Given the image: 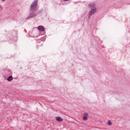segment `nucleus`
<instances>
[{
    "label": "nucleus",
    "instance_id": "7",
    "mask_svg": "<svg viewBox=\"0 0 130 130\" xmlns=\"http://www.w3.org/2000/svg\"><path fill=\"white\" fill-rule=\"evenodd\" d=\"M83 120H85V121L88 120V118L87 117L84 116L83 117Z\"/></svg>",
    "mask_w": 130,
    "mask_h": 130
},
{
    "label": "nucleus",
    "instance_id": "8",
    "mask_svg": "<svg viewBox=\"0 0 130 130\" xmlns=\"http://www.w3.org/2000/svg\"><path fill=\"white\" fill-rule=\"evenodd\" d=\"M108 125H111L112 124V123L111 122V121H110V120H109L108 122Z\"/></svg>",
    "mask_w": 130,
    "mask_h": 130
},
{
    "label": "nucleus",
    "instance_id": "1",
    "mask_svg": "<svg viewBox=\"0 0 130 130\" xmlns=\"http://www.w3.org/2000/svg\"><path fill=\"white\" fill-rule=\"evenodd\" d=\"M89 7L91 9L89 12V16H92V15H94L96 11H97L95 4L92 3L89 4Z\"/></svg>",
    "mask_w": 130,
    "mask_h": 130
},
{
    "label": "nucleus",
    "instance_id": "4",
    "mask_svg": "<svg viewBox=\"0 0 130 130\" xmlns=\"http://www.w3.org/2000/svg\"><path fill=\"white\" fill-rule=\"evenodd\" d=\"M37 15H38V14H36L33 15L31 16H29V17H27L26 19L27 20H30V19H31L32 18H34V17H36V16H37Z\"/></svg>",
    "mask_w": 130,
    "mask_h": 130
},
{
    "label": "nucleus",
    "instance_id": "3",
    "mask_svg": "<svg viewBox=\"0 0 130 130\" xmlns=\"http://www.w3.org/2000/svg\"><path fill=\"white\" fill-rule=\"evenodd\" d=\"M38 29L40 31H42V32H44V31H45V28H44V27H43V26H41V25L39 26L38 27Z\"/></svg>",
    "mask_w": 130,
    "mask_h": 130
},
{
    "label": "nucleus",
    "instance_id": "5",
    "mask_svg": "<svg viewBox=\"0 0 130 130\" xmlns=\"http://www.w3.org/2000/svg\"><path fill=\"white\" fill-rule=\"evenodd\" d=\"M7 81H8V82H12V81H13V76H10L8 77L7 78Z\"/></svg>",
    "mask_w": 130,
    "mask_h": 130
},
{
    "label": "nucleus",
    "instance_id": "9",
    "mask_svg": "<svg viewBox=\"0 0 130 130\" xmlns=\"http://www.w3.org/2000/svg\"><path fill=\"white\" fill-rule=\"evenodd\" d=\"M84 116H86L87 117V116H88V114L87 113H85L84 114Z\"/></svg>",
    "mask_w": 130,
    "mask_h": 130
},
{
    "label": "nucleus",
    "instance_id": "10",
    "mask_svg": "<svg viewBox=\"0 0 130 130\" xmlns=\"http://www.w3.org/2000/svg\"><path fill=\"white\" fill-rule=\"evenodd\" d=\"M3 2H5V0H3Z\"/></svg>",
    "mask_w": 130,
    "mask_h": 130
},
{
    "label": "nucleus",
    "instance_id": "6",
    "mask_svg": "<svg viewBox=\"0 0 130 130\" xmlns=\"http://www.w3.org/2000/svg\"><path fill=\"white\" fill-rule=\"evenodd\" d=\"M55 119L56 120H57V121H62V120H63V119H62L60 117H56Z\"/></svg>",
    "mask_w": 130,
    "mask_h": 130
},
{
    "label": "nucleus",
    "instance_id": "2",
    "mask_svg": "<svg viewBox=\"0 0 130 130\" xmlns=\"http://www.w3.org/2000/svg\"><path fill=\"white\" fill-rule=\"evenodd\" d=\"M38 5V0H35L32 4L30 5V15L32 14V12L36 9L37 6Z\"/></svg>",
    "mask_w": 130,
    "mask_h": 130
}]
</instances>
